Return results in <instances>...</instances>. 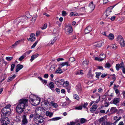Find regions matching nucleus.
Returning a JSON list of instances; mask_svg holds the SVG:
<instances>
[{
	"mask_svg": "<svg viewBox=\"0 0 125 125\" xmlns=\"http://www.w3.org/2000/svg\"><path fill=\"white\" fill-rule=\"evenodd\" d=\"M26 101H25V99H20L19 101V103L17 106L16 109L18 113H22L24 110V106L26 105Z\"/></svg>",
	"mask_w": 125,
	"mask_h": 125,
	"instance_id": "1",
	"label": "nucleus"
},
{
	"mask_svg": "<svg viewBox=\"0 0 125 125\" xmlns=\"http://www.w3.org/2000/svg\"><path fill=\"white\" fill-rule=\"evenodd\" d=\"M39 108H37L35 110V115H34V117L33 120L34 122L38 125H40L43 122L42 117L39 115L37 113H39Z\"/></svg>",
	"mask_w": 125,
	"mask_h": 125,
	"instance_id": "2",
	"label": "nucleus"
},
{
	"mask_svg": "<svg viewBox=\"0 0 125 125\" xmlns=\"http://www.w3.org/2000/svg\"><path fill=\"white\" fill-rule=\"evenodd\" d=\"M10 105H7L2 110L1 112L2 114L1 115V116H3L6 115L8 116L10 114Z\"/></svg>",
	"mask_w": 125,
	"mask_h": 125,
	"instance_id": "3",
	"label": "nucleus"
},
{
	"mask_svg": "<svg viewBox=\"0 0 125 125\" xmlns=\"http://www.w3.org/2000/svg\"><path fill=\"white\" fill-rule=\"evenodd\" d=\"M72 31V27L71 26L68 25L66 26L65 28V32L67 35H69Z\"/></svg>",
	"mask_w": 125,
	"mask_h": 125,
	"instance_id": "4",
	"label": "nucleus"
},
{
	"mask_svg": "<svg viewBox=\"0 0 125 125\" xmlns=\"http://www.w3.org/2000/svg\"><path fill=\"white\" fill-rule=\"evenodd\" d=\"M117 39L121 46L124 47L125 45V42L124 41L123 37L121 35H119Z\"/></svg>",
	"mask_w": 125,
	"mask_h": 125,
	"instance_id": "5",
	"label": "nucleus"
},
{
	"mask_svg": "<svg viewBox=\"0 0 125 125\" xmlns=\"http://www.w3.org/2000/svg\"><path fill=\"white\" fill-rule=\"evenodd\" d=\"M40 101V99L39 97L37 96L36 98L34 99L31 103L33 105L36 106L39 104Z\"/></svg>",
	"mask_w": 125,
	"mask_h": 125,
	"instance_id": "6",
	"label": "nucleus"
},
{
	"mask_svg": "<svg viewBox=\"0 0 125 125\" xmlns=\"http://www.w3.org/2000/svg\"><path fill=\"white\" fill-rule=\"evenodd\" d=\"M25 101H26V105L24 106V109L25 110V112L27 113H29L30 111L31 110V108L29 106L28 104V100L27 99H25Z\"/></svg>",
	"mask_w": 125,
	"mask_h": 125,
	"instance_id": "7",
	"label": "nucleus"
},
{
	"mask_svg": "<svg viewBox=\"0 0 125 125\" xmlns=\"http://www.w3.org/2000/svg\"><path fill=\"white\" fill-rule=\"evenodd\" d=\"M64 82V79H62L59 81L56 79L55 80V82L56 84L58 87H61L62 85L63 82Z\"/></svg>",
	"mask_w": 125,
	"mask_h": 125,
	"instance_id": "8",
	"label": "nucleus"
},
{
	"mask_svg": "<svg viewBox=\"0 0 125 125\" xmlns=\"http://www.w3.org/2000/svg\"><path fill=\"white\" fill-rule=\"evenodd\" d=\"M103 42L102 41H100L94 43L93 46L94 48H99L100 47L102 46Z\"/></svg>",
	"mask_w": 125,
	"mask_h": 125,
	"instance_id": "9",
	"label": "nucleus"
},
{
	"mask_svg": "<svg viewBox=\"0 0 125 125\" xmlns=\"http://www.w3.org/2000/svg\"><path fill=\"white\" fill-rule=\"evenodd\" d=\"M113 6H111L108 8L106 10V12L104 13V14L107 17L112 12L111 9L113 8Z\"/></svg>",
	"mask_w": 125,
	"mask_h": 125,
	"instance_id": "10",
	"label": "nucleus"
},
{
	"mask_svg": "<svg viewBox=\"0 0 125 125\" xmlns=\"http://www.w3.org/2000/svg\"><path fill=\"white\" fill-rule=\"evenodd\" d=\"M24 41V39H23L16 41L14 44L12 45L11 46V48H14L17 45H18L20 43H21V42L22 41Z\"/></svg>",
	"mask_w": 125,
	"mask_h": 125,
	"instance_id": "11",
	"label": "nucleus"
},
{
	"mask_svg": "<svg viewBox=\"0 0 125 125\" xmlns=\"http://www.w3.org/2000/svg\"><path fill=\"white\" fill-rule=\"evenodd\" d=\"M100 56L101 57V59L99 58L98 57H95V59L96 60H97L99 61H102L104 59V58L105 57V54H101L100 55Z\"/></svg>",
	"mask_w": 125,
	"mask_h": 125,
	"instance_id": "12",
	"label": "nucleus"
},
{
	"mask_svg": "<svg viewBox=\"0 0 125 125\" xmlns=\"http://www.w3.org/2000/svg\"><path fill=\"white\" fill-rule=\"evenodd\" d=\"M28 121L26 118V116L24 115L23 116L22 120V121L21 124L22 125H25L27 124Z\"/></svg>",
	"mask_w": 125,
	"mask_h": 125,
	"instance_id": "13",
	"label": "nucleus"
},
{
	"mask_svg": "<svg viewBox=\"0 0 125 125\" xmlns=\"http://www.w3.org/2000/svg\"><path fill=\"white\" fill-rule=\"evenodd\" d=\"M6 116H7L5 115L3 116L2 118V121L5 123H6L7 124H8L10 122V119L8 117H6Z\"/></svg>",
	"mask_w": 125,
	"mask_h": 125,
	"instance_id": "14",
	"label": "nucleus"
},
{
	"mask_svg": "<svg viewBox=\"0 0 125 125\" xmlns=\"http://www.w3.org/2000/svg\"><path fill=\"white\" fill-rule=\"evenodd\" d=\"M89 10L91 11H92L94 9L95 7V6L94 4L93 1H91L89 5Z\"/></svg>",
	"mask_w": 125,
	"mask_h": 125,
	"instance_id": "15",
	"label": "nucleus"
},
{
	"mask_svg": "<svg viewBox=\"0 0 125 125\" xmlns=\"http://www.w3.org/2000/svg\"><path fill=\"white\" fill-rule=\"evenodd\" d=\"M23 67V65L20 64H17L16 67V72H18Z\"/></svg>",
	"mask_w": 125,
	"mask_h": 125,
	"instance_id": "16",
	"label": "nucleus"
},
{
	"mask_svg": "<svg viewBox=\"0 0 125 125\" xmlns=\"http://www.w3.org/2000/svg\"><path fill=\"white\" fill-rule=\"evenodd\" d=\"M92 29L91 27L90 26L87 27L85 30V34H87L90 32Z\"/></svg>",
	"mask_w": 125,
	"mask_h": 125,
	"instance_id": "17",
	"label": "nucleus"
},
{
	"mask_svg": "<svg viewBox=\"0 0 125 125\" xmlns=\"http://www.w3.org/2000/svg\"><path fill=\"white\" fill-rule=\"evenodd\" d=\"M97 106H98L97 105H93L92 107L90 109V111L91 112L93 113L97 109Z\"/></svg>",
	"mask_w": 125,
	"mask_h": 125,
	"instance_id": "18",
	"label": "nucleus"
},
{
	"mask_svg": "<svg viewBox=\"0 0 125 125\" xmlns=\"http://www.w3.org/2000/svg\"><path fill=\"white\" fill-rule=\"evenodd\" d=\"M32 35L33 36H32L31 38H29L28 40L29 41H31L32 42L35 40V38L34 37L35 35L34 34L31 33L30 35V36H31Z\"/></svg>",
	"mask_w": 125,
	"mask_h": 125,
	"instance_id": "19",
	"label": "nucleus"
},
{
	"mask_svg": "<svg viewBox=\"0 0 125 125\" xmlns=\"http://www.w3.org/2000/svg\"><path fill=\"white\" fill-rule=\"evenodd\" d=\"M37 96L33 95H30L29 96L30 101L31 103V102L33 101L34 99L36 98Z\"/></svg>",
	"mask_w": 125,
	"mask_h": 125,
	"instance_id": "20",
	"label": "nucleus"
},
{
	"mask_svg": "<svg viewBox=\"0 0 125 125\" xmlns=\"http://www.w3.org/2000/svg\"><path fill=\"white\" fill-rule=\"evenodd\" d=\"M62 67H61V66H59L58 69H57L55 71V73H59L61 74L62 73L61 68Z\"/></svg>",
	"mask_w": 125,
	"mask_h": 125,
	"instance_id": "21",
	"label": "nucleus"
},
{
	"mask_svg": "<svg viewBox=\"0 0 125 125\" xmlns=\"http://www.w3.org/2000/svg\"><path fill=\"white\" fill-rule=\"evenodd\" d=\"M117 110L116 108L115 107H113L111 108L110 112L111 114H113L115 113Z\"/></svg>",
	"mask_w": 125,
	"mask_h": 125,
	"instance_id": "22",
	"label": "nucleus"
},
{
	"mask_svg": "<svg viewBox=\"0 0 125 125\" xmlns=\"http://www.w3.org/2000/svg\"><path fill=\"white\" fill-rule=\"evenodd\" d=\"M114 35L111 33H110L108 34L107 36L108 38L110 40H112L114 39Z\"/></svg>",
	"mask_w": 125,
	"mask_h": 125,
	"instance_id": "23",
	"label": "nucleus"
},
{
	"mask_svg": "<svg viewBox=\"0 0 125 125\" xmlns=\"http://www.w3.org/2000/svg\"><path fill=\"white\" fill-rule=\"evenodd\" d=\"M68 62H62L60 65V66H61V67H62L65 65H66L67 66H70V64H68Z\"/></svg>",
	"mask_w": 125,
	"mask_h": 125,
	"instance_id": "24",
	"label": "nucleus"
},
{
	"mask_svg": "<svg viewBox=\"0 0 125 125\" xmlns=\"http://www.w3.org/2000/svg\"><path fill=\"white\" fill-rule=\"evenodd\" d=\"M14 120L16 122H20L21 120V117L19 115H17L15 118Z\"/></svg>",
	"mask_w": 125,
	"mask_h": 125,
	"instance_id": "25",
	"label": "nucleus"
},
{
	"mask_svg": "<svg viewBox=\"0 0 125 125\" xmlns=\"http://www.w3.org/2000/svg\"><path fill=\"white\" fill-rule=\"evenodd\" d=\"M76 88L78 92H80L82 90L81 86L80 84H78L76 86Z\"/></svg>",
	"mask_w": 125,
	"mask_h": 125,
	"instance_id": "26",
	"label": "nucleus"
},
{
	"mask_svg": "<svg viewBox=\"0 0 125 125\" xmlns=\"http://www.w3.org/2000/svg\"><path fill=\"white\" fill-rule=\"evenodd\" d=\"M106 120H107V119L105 117H103L99 119L98 121L100 123H101L104 121H106Z\"/></svg>",
	"mask_w": 125,
	"mask_h": 125,
	"instance_id": "27",
	"label": "nucleus"
},
{
	"mask_svg": "<svg viewBox=\"0 0 125 125\" xmlns=\"http://www.w3.org/2000/svg\"><path fill=\"white\" fill-rule=\"evenodd\" d=\"M39 54H35L34 55H32L31 57L30 60L31 62H32L34 59L36 58L38 56Z\"/></svg>",
	"mask_w": 125,
	"mask_h": 125,
	"instance_id": "28",
	"label": "nucleus"
},
{
	"mask_svg": "<svg viewBox=\"0 0 125 125\" xmlns=\"http://www.w3.org/2000/svg\"><path fill=\"white\" fill-rule=\"evenodd\" d=\"M49 88L52 90H53V88L54 86V84L52 82H51L49 83Z\"/></svg>",
	"mask_w": 125,
	"mask_h": 125,
	"instance_id": "29",
	"label": "nucleus"
},
{
	"mask_svg": "<svg viewBox=\"0 0 125 125\" xmlns=\"http://www.w3.org/2000/svg\"><path fill=\"white\" fill-rule=\"evenodd\" d=\"M113 102L114 104H116L119 102V99L117 98H114L113 99Z\"/></svg>",
	"mask_w": 125,
	"mask_h": 125,
	"instance_id": "30",
	"label": "nucleus"
},
{
	"mask_svg": "<svg viewBox=\"0 0 125 125\" xmlns=\"http://www.w3.org/2000/svg\"><path fill=\"white\" fill-rule=\"evenodd\" d=\"M15 76L16 75L15 74H14L12 76H10L8 78V82H10L12 80Z\"/></svg>",
	"mask_w": 125,
	"mask_h": 125,
	"instance_id": "31",
	"label": "nucleus"
},
{
	"mask_svg": "<svg viewBox=\"0 0 125 125\" xmlns=\"http://www.w3.org/2000/svg\"><path fill=\"white\" fill-rule=\"evenodd\" d=\"M50 105L53 106L55 108L56 107L58 106V105L56 103H54L53 101L50 102Z\"/></svg>",
	"mask_w": 125,
	"mask_h": 125,
	"instance_id": "32",
	"label": "nucleus"
},
{
	"mask_svg": "<svg viewBox=\"0 0 125 125\" xmlns=\"http://www.w3.org/2000/svg\"><path fill=\"white\" fill-rule=\"evenodd\" d=\"M88 64V61L87 60H85L82 63L83 65L85 66L86 67L87 66V65Z\"/></svg>",
	"mask_w": 125,
	"mask_h": 125,
	"instance_id": "33",
	"label": "nucleus"
},
{
	"mask_svg": "<svg viewBox=\"0 0 125 125\" xmlns=\"http://www.w3.org/2000/svg\"><path fill=\"white\" fill-rule=\"evenodd\" d=\"M69 84V83L68 81H67L65 82L64 80V82H63L62 85L64 87H66Z\"/></svg>",
	"mask_w": 125,
	"mask_h": 125,
	"instance_id": "34",
	"label": "nucleus"
},
{
	"mask_svg": "<svg viewBox=\"0 0 125 125\" xmlns=\"http://www.w3.org/2000/svg\"><path fill=\"white\" fill-rule=\"evenodd\" d=\"M26 56V55L24 54L22 56H21L19 59V60L20 61H21Z\"/></svg>",
	"mask_w": 125,
	"mask_h": 125,
	"instance_id": "35",
	"label": "nucleus"
},
{
	"mask_svg": "<svg viewBox=\"0 0 125 125\" xmlns=\"http://www.w3.org/2000/svg\"><path fill=\"white\" fill-rule=\"evenodd\" d=\"M87 76L89 78L92 77L94 75L92 74L90 70L89 71L87 74Z\"/></svg>",
	"mask_w": 125,
	"mask_h": 125,
	"instance_id": "36",
	"label": "nucleus"
},
{
	"mask_svg": "<svg viewBox=\"0 0 125 125\" xmlns=\"http://www.w3.org/2000/svg\"><path fill=\"white\" fill-rule=\"evenodd\" d=\"M46 115L47 116H49L50 117H51L53 115V114L49 111H46Z\"/></svg>",
	"mask_w": 125,
	"mask_h": 125,
	"instance_id": "37",
	"label": "nucleus"
},
{
	"mask_svg": "<svg viewBox=\"0 0 125 125\" xmlns=\"http://www.w3.org/2000/svg\"><path fill=\"white\" fill-rule=\"evenodd\" d=\"M111 65L109 62L107 63L105 65L104 67L105 68H109L111 67Z\"/></svg>",
	"mask_w": 125,
	"mask_h": 125,
	"instance_id": "38",
	"label": "nucleus"
},
{
	"mask_svg": "<svg viewBox=\"0 0 125 125\" xmlns=\"http://www.w3.org/2000/svg\"><path fill=\"white\" fill-rule=\"evenodd\" d=\"M73 97L75 99L77 100H79V96L76 94H74L73 95Z\"/></svg>",
	"mask_w": 125,
	"mask_h": 125,
	"instance_id": "39",
	"label": "nucleus"
},
{
	"mask_svg": "<svg viewBox=\"0 0 125 125\" xmlns=\"http://www.w3.org/2000/svg\"><path fill=\"white\" fill-rule=\"evenodd\" d=\"M70 15L71 16H77L78 15V14L76 13V12H71L70 13Z\"/></svg>",
	"mask_w": 125,
	"mask_h": 125,
	"instance_id": "40",
	"label": "nucleus"
},
{
	"mask_svg": "<svg viewBox=\"0 0 125 125\" xmlns=\"http://www.w3.org/2000/svg\"><path fill=\"white\" fill-rule=\"evenodd\" d=\"M124 112V110L122 109H120L117 112V113L118 114L120 115L121 114Z\"/></svg>",
	"mask_w": 125,
	"mask_h": 125,
	"instance_id": "41",
	"label": "nucleus"
},
{
	"mask_svg": "<svg viewBox=\"0 0 125 125\" xmlns=\"http://www.w3.org/2000/svg\"><path fill=\"white\" fill-rule=\"evenodd\" d=\"M96 95L97 96L98 98L95 101L96 103H97L100 101V97L99 94H97Z\"/></svg>",
	"mask_w": 125,
	"mask_h": 125,
	"instance_id": "42",
	"label": "nucleus"
},
{
	"mask_svg": "<svg viewBox=\"0 0 125 125\" xmlns=\"http://www.w3.org/2000/svg\"><path fill=\"white\" fill-rule=\"evenodd\" d=\"M121 118V117H119L113 123L114 125H115L116 123Z\"/></svg>",
	"mask_w": 125,
	"mask_h": 125,
	"instance_id": "43",
	"label": "nucleus"
},
{
	"mask_svg": "<svg viewBox=\"0 0 125 125\" xmlns=\"http://www.w3.org/2000/svg\"><path fill=\"white\" fill-rule=\"evenodd\" d=\"M47 24H45L43 26H42L41 28L42 30H44L47 27Z\"/></svg>",
	"mask_w": 125,
	"mask_h": 125,
	"instance_id": "44",
	"label": "nucleus"
},
{
	"mask_svg": "<svg viewBox=\"0 0 125 125\" xmlns=\"http://www.w3.org/2000/svg\"><path fill=\"white\" fill-rule=\"evenodd\" d=\"M38 41H36L31 46V48H34L36 46V45L37 44V43L38 42Z\"/></svg>",
	"mask_w": 125,
	"mask_h": 125,
	"instance_id": "45",
	"label": "nucleus"
},
{
	"mask_svg": "<svg viewBox=\"0 0 125 125\" xmlns=\"http://www.w3.org/2000/svg\"><path fill=\"white\" fill-rule=\"evenodd\" d=\"M62 15L64 16H66L67 14L66 11L64 10H63L62 11Z\"/></svg>",
	"mask_w": 125,
	"mask_h": 125,
	"instance_id": "46",
	"label": "nucleus"
},
{
	"mask_svg": "<svg viewBox=\"0 0 125 125\" xmlns=\"http://www.w3.org/2000/svg\"><path fill=\"white\" fill-rule=\"evenodd\" d=\"M120 68V64H117L116 65V70L118 71L119 70V69Z\"/></svg>",
	"mask_w": 125,
	"mask_h": 125,
	"instance_id": "47",
	"label": "nucleus"
},
{
	"mask_svg": "<svg viewBox=\"0 0 125 125\" xmlns=\"http://www.w3.org/2000/svg\"><path fill=\"white\" fill-rule=\"evenodd\" d=\"M111 48L115 50L117 48V46L116 45L114 44L113 45L111 46Z\"/></svg>",
	"mask_w": 125,
	"mask_h": 125,
	"instance_id": "48",
	"label": "nucleus"
},
{
	"mask_svg": "<svg viewBox=\"0 0 125 125\" xmlns=\"http://www.w3.org/2000/svg\"><path fill=\"white\" fill-rule=\"evenodd\" d=\"M95 73L96 74V78H99L100 75L101 74V72H96Z\"/></svg>",
	"mask_w": 125,
	"mask_h": 125,
	"instance_id": "49",
	"label": "nucleus"
},
{
	"mask_svg": "<svg viewBox=\"0 0 125 125\" xmlns=\"http://www.w3.org/2000/svg\"><path fill=\"white\" fill-rule=\"evenodd\" d=\"M15 66V64H12L11 65V71H12L13 70Z\"/></svg>",
	"mask_w": 125,
	"mask_h": 125,
	"instance_id": "50",
	"label": "nucleus"
},
{
	"mask_svg": "<svg viewBox=\"0 0 125 125\" xmlns=\"http://www.w3.org/2000/svg\"><path fill=\"white\" fill-rule=\"evenodd\" d=\"M13 59L12 57H8L6 58V59L8 61H10Z\"/></svg>",
	"mask_w": 125,
	"mask_h": 125,
	"instance_id": "51",
	"label": "nucleus"
},
{
	"mask_svg": "<svg viewBox=\"0 0 125 125\" xmlns=\"http://www.w3.org/2000/svg\"><path fill=\"white\" fill-rule=\"evenodd\" d=\"M86 121V120L83 118H82L81 119L80 121L82 124L84 123Z\"/></svg>",
	"mask_w": 125,
	"mask_h": 125,
	"instance_id": "52",
	"label": "nucleus"
},
{
	"mask_svg": "<svg viewBox=\"0 0 125 125\" xmlns=\"http://www.w3.org/2000/svg\"><path fill=\"white\" fill-rule=\"evenodd\" d=\"M34 117V115L33 114H31L29 116V119L30 120L32 119L33 118V119Z\"/></svg>",
	"mask_w": 125,
	"mask_h": 125,
	"instance_id": "53",
	"label": "nucleus"
},
{
	"mask_svg": "<svg viewBox=\"0 0 125 125\" xmlns=\"http://www.w3.org/2000/svg\"><path fill=\"white\" fill-rule=\"evenodd\" d=\"M69 60L71 62H73L75 60V59L73 57H71L69 59Z\"/></svg>",
	"mask_w": 125,
	"mask_h": 125,
	"instance_id": "54",
	"label": "nucleus"
},
{
	"mask_svg": "<svg viewBox=\"0 0 125 125\" xmlns=\"http://www.w3.org/2000/svg\"><path fill=\"white\" fill-rule=\"evenodd\" d=\"M82 109V107L81 106H79V107H75V109L76 110H81Z\"/></svg>",
	"mask_w": 125,
	"mask_h": 125,
	"instance_id": "55",
	"label": "nucleus"
},
{
	"mask_svg": "<svg viewBox=\"0 0 125 125\" xmlns=\"http://www.w3.org/2000/svg\"><path fill=\"white\" fill-rule=\"evenodd\" d=\"M61 119L60 117H56L52 119V120H58Z\"/></svg>",
	"mask_w": 125,
	"mask_h": 125,
	"instance_id": "56",
	"label": "nucleus"
},
{
	"mask_svg": "<svg viewBox=\"0 0 125 125\" xmlns=\"http://www.w3.org/2000/svg\"><path fill=\"white\" fill-rule=\"evenodd\" d=\"M31 52V50H30L27 51L25 53H24V54H25L26 55V56L27 55L29 54Z\"/></svg>",
	"mask_w": 125,
	"mask_h": 125,
	"instance_id": "57",
	"label": "nucleus"
},
{
	"mask_svg": "<svg viewBox=\"0 0 125 125\" xmlns=\"http://www.w3.org/2000/svg\"><path fill=\"white\" fill-rule=\"evenodd\" d=\"M103 90L101 88H99L98 89V92L99 93H102L103 91Z\"/></svg>",
	"mask_w": 125,
	"mask_h": 125,
	"instance_id": "58",
	"label": "nucleus"
},
{
	"mask_svg": "<svg viewBox=\"0 0 125 125\" xmlns=\"http://www.w3.org/2000/svg\"><path fill=\"white\" fill-rule=\"evenodd\" d=\"M37 16V15H34L33 17L32 18V19L34 21H35L36 19Z\"/></svg>",
	"mask_w": 125,
	"mask_h": 125,
	"instance_id": "59",
	"label": "nucleus"
},
{
	"mask_svg": "<svg viewBox=\"0 0 125 125\" xmlns=\"http://www.w3.org/2000/svg\"><path fill=\"white\" fill-rule=\"evenodd\" d=\"M56 92L58 94H59L60 92V89L59 88H56L55 89Z\"/></svg>",
	"mask_w": 125,
	"mask_h": 125,
	"instance_id": "60",
	"label": "nucleus"
},
{
	"mask_svg": "<svg viewBox=\"0 0 125 125\" xmlns=\"http://www.w3.org/2000/svg\"><path fill=\"white\" fill-rule=\"evenodd\" d=\"M61 92L62 93L65 94V91L64 89H62L61 90Z\"/></svg>",
	"mask_w": 125,
	"mask_h": 125,
	"instance_id": "61",
	"label": "nucleus"
},
{
	"mask_svg": "<svg viewBox=\"0 0 125 125\" xmlns=\"http://www.w3.org/2000/svg\"><path fill=\"white\" fill-rule=\"evenodd\" d=\"M64 59L63 58H59L57 59V61L59 62L60 61L64 60Z\"/></svg>",
	"mask_w": 125,
	"mask_h": 125,
	"instance_id": "62",
	"label": "nucleus"
},
{
	"mask_svg": "<svg viewBox=\"0 0 125 125\" xmlns=\"http://www.w3.org/2000/svg\"><path fill=\"white\" fill-rule=\"evenodd\" d=\"M1 125H7V124H7L6 123H5L2 121H1Z\"/></svg>",
	"mask_w": 125,
	"mask_h": 125,
	"instance_id": "63",
	"label": "nucleus"
},
{
	"mask_svg": "<svg viewBox=\"0 0 125 125\" xmlns=\"http://www.w3.org/2000/svg\"><path fill=\"white\" fill-rule=\"evenodd\" d=\"M107 122V120L106 121H104L102 123V125H106V122Z\"/></svg>",
	"mask_w": 125,
	"mask_h": 125,
	"instance_id": "64",
	"label": "nucleus"
}]
</instances>
